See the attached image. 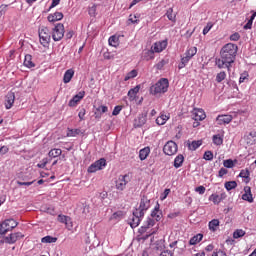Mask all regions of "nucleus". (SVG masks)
Instances as JSON below:
<instances>
[{
  "label": "nucleus",
  "instance_id": "obj_1",
  "mask_svg": "<svg viewBox=\"0 0 256 256\" xmlns=\"http://www.w3.org/2000/svg\"><path fill=\"white\" fill-rule=\"evenodd\" d=\"M238 47L236 44L228 43L224 45L220 51V58H216V66L218 69H227L231 71V65L235 63Z\"/></svg>",
  "mask_w": 256,
  "mask_h": 256
},
{
  "label": "nucleus",
  "instance_id": "obj_2",
  "mask_svg": "<svg viewBox=\"0 0 256 256\" xmlns=\"http://www.w3.org/2000/svg\"><path fill=\"white\" fill-rule=\"evenodd\" d=\"M161 205L157 203L154 207V209L151 212L152 218H147L145 224L139 229V233H145L147 229H151V227L155 226V221H159L163 218V212H161Z\"/></svg>",
  "mask_w": 256,
  "mask_h": 256
},
{
  "label": "nucleus",
  "instance_id": "obj_3",
  "mask_svg": "<svg viewBox=\"0 0 256 256\" xmlns=\"http://www.w3.org/2000/svg\"><path fill=\"white\" fill-rule=\"evenodd\" d=\"M167 91H169V79L167 78H160L150 87L151 95H164Z\"/></svg>",
  "mask_w": 256,
  "mask_h": 256
},
{
  "label": "nucleus",
  "instance_id": "obj_4",
  "mask_svg": "<svg viewBox=\"0 0 256 256\" xmlns=\"http://www.w3.org/2000/svg\"><path fill=\"white\" fill-rule=\"evenodd\" d=\"M197 55V47H190L184 54V57L181 59V63L178 65V69H183L187 66V63Z\"/></svg>",
  "mask_w": 256,
  "mask_h": 256
},
{
  "label": "nucleus",
  "instance_id": "obj_5",
  "mask_svg": "<svg viewBox=\"0 0 256 256\" xmlns=\"http://www.w3.org/2000/svg\"><path fill=\"white\" fill-rule=\"evenodd\" d=\"M17 225H19V223H17V221H15L14 219L5 220L0 225V235H6L7 233H9V231H13V229H15Z\"/></svg>",
  "mask_w": 256,
  "mask_h": 256
},
{
  "label": "nucleus",
  "instance_id": "obj_6",
  "mask_svg": "<svg viewBox=\"0 0 256 256\" xmlns=\"http://www.w3.org/2000/svg\"><path fill=\"white\" fill-rule=\"evenodd\" d=\"M65 37V26L61 23H57L52 29L53 41H61Z\"/></svg>",
  "mask_w": 256,
  "mask_h": 256
},
{
  "label": "nucleus",
  "instance_id": "obj_7",
  "mask_svg": "<svg viewBox=\"0 0 256 256\" xmlns=\"http://www.w3.org/2000/svg\"><path fill=\"white\" fill-rule=\"evenodd\" d=\"M107 167V160L105 158H100L99 160L92 163L87 171L88 173H97V171H102V169H105Z\"/></svg>",
  "mask_w": 256,
  "mask_h": 256
},
{
  "label": "nucleus",
  "instance_id": "obj_8",
  "mask_svg": "<svg viewBox=\"0 0 256 256\" xmlns=\"http://www.w3.org/2000/svg\"><path fill=\"white\" fill-rule=\"evenodd\" d=\"M39 39L41 45L43 47H49V42L51 41V35L49 34V28L48 27H42L39 30Z\"/></svg>",
  "mask_w": 256,
  "mask_h": 256
},
{
  "label": "nucleus",
  "instance_id": "obj_9",
  "mask_svg": "<svg viewBox=\"0 0 256 256\" xmlns=\"http://www.w3.org/2000/svg\"><path fill=\"white\" fill-rule=\"evenodd\" d=\"M149 207H151V200L147 198V196H143L138 209L135 210L136 215H145V211H147Z\"/></svg>",
  "mask_w": 256,
  "mask_h": 256
},
{
  "label": "nucleus",
  "instance_id": "obj_10",
  "mask_svg": "<svg viewBox=\"0 0 256 256\" xmlns=\"http://www.w3.org/2000/svg\"><path fill=\"white\" fill-rule=\"evenodd\" d=\"M163 151L165 153V155H175L178 151V147H177V143H175L174 141H168L163 148Z\"/></svg>",
  "mask_w": 256,
  "mask_h": 256
},
{
  "label": "nucleus",
  "instance_id": "obj_11",
  "mask_svg": "<svg viewBox=\"0 0 256 256\" xmlns=\"http://www.w3.org/2000/svg\"><path fill=\"white\" fill-rule=\"evenodd\" d=\"M129 181V174L120 175L116 181V189H118V191H125V187H127Z\"/></svg>",
  "mask_w": 256,
  "mask_h": 256
},
{
  "label": "nucleus",
  "instance_id": "obj_12",
  "mask_svg": "<svg viewBox=\"0 0 256 256\" xmlns=\"http://www.w3.org/2000/svg\"><path fill=\"white\" fill-rule=\"evenodd\" d=\"M23 237H25V235H23V233L21 232L11 233L4 238V243H8V245H13L14 243H17L19 239H23Z\"/></svg>",
  "mask_w": 256,
  "mask_h": 256
},
{
  "label": "nucleus",
  "instance_id": "obj_13",
  "mask_svg": "<svg viewBox=\"0 0 256 256\" xmlns=\"http://www.w3.org/2000/svg\"><path fill=\"white\" fill-rule=\"evenodd\" d=\"M168 42L167 40H161L156 43H154L151 47L153 53H162V51H165L167 49Z\"/></svg>",
  "mask_w": 256,
  "mask_h": 256
},
{
  "label": "nucleus",
  "instance_id": "obj_14",
  "mask_svg": "<svg viewBox=\"0 0 256 256\" xmlns=\"http://www.w3.org/2000/svg\"><path fill=\"white\" fill-rule=\"evenodd\" d=\"M143 217H145V215L137 214V211L135 210L133 212V216L130 222V227H132V229H135V227H139V224L141 223V220L143 219Z\"/></svg>",
  "mask_w": 256,
  "mask_h": 256
},
{
  "label": "nucleus",
  "instance_id": "obj_15",
  "mask_svg": "<svg viewBox=\"0 0 256 256\" xmlns=\"http://www.w3.org/2000/svg\"><path fill=\"white\" fill-rule=\"evenodd\" d=\"M216 121L218 125H229L233 121V116L229 114L218 115Z\"/></svg>",
  "mask_w": 256,
  "mask_h": 256
},
{
  "label": "nucleus",
  "instance_id": "obj_16",
  "mask_svg": "<svg viewBox=\"0 0 256 256\" xmlns=\"http://www.w3.org/2000/svg\"><path fill=\"white\" fill-rule=\"evenodd\" d=\"M206 117L207 115L203 109H194L192 111V119H194V121H203Z\"/></svg>",
  "mask_w": 256,
  "mask_h": 256
},
{
  "label": "nucleus",
  "instance_id": "obj_17",
  "mask_svg": "<svg viewBox=\"0 0 256 256\" xmlns=\"http://www.w3.org/2000/svg\"><path fill=\"white\" fill-rule=\"evenodd\" d=\"M83 97H85V91H81L75 96H73V98L68 103L69 107H77V105L79 104L81 99H83Z\"/></svg>",
  "mask_w": 256,
  "mask_h": 256
},
{
  "label": "nucleus",
  "instance_id": "obj_18",
  "mask_svg": "<svg viewBox=\"0 0 256 256\" xmlns=\"http://www.w3.org/2000/svg\"><path fill=\"white\" fill-rule=\"evenodd\" d=\"M13 103H15V93L9 92L5 97V108L11 109Z\"/></svg>",
  "mask_w": 256,
  "mask_h": 256
},
{
  "label": "nucleus",
  "instance_id": "obj_19",
  "mask_svg": "<svg viewBox=\"0 0 256 256\" xmlns=\"http://www.w3.org/2000/svg\"><path fill=\"white\" fill-rule=\"evenodd\" d=\"M243 201H247L248 203H253V194L251 193V187H244V194L242 195Z\"/></svg>",
  "mask_w": 256,
  "mask_h": 256
},
{
  "label": "nucleus",
  "instance_id": "obj_20",
  "mask_svg": "<svg viewBox=\"0 0 256 256\" xmlns=\"http://www.w3.org/2000/svg\"><path fill=\"white\" fill-rule=\"evenodd\" d=\"M145 123H147V115L145 114L138 115V117L134 120L135 127H143Z\"/></svg>",
  "mask_w": 256,
  "mask_h": 256
},
{
  "label": "nucleus",
  "instance_id": "obj_21",
  "mask_svg": "<svg viewBox=\"0 0 256 256\" xmlns=\"http://www.w3.org/2000/svg\"><path fill=\"white\" fill-rule=\"evenodd\" d=\"M63 14L61 12H55L54 14L48 15L49 23H55V21H61Z\"/></svg>",
  "mask_w": 256,
  "mask_h": 256
},
{
  "label": "nucleus",
  "instance_id": "obj_22",
  "mask_svg": "<svg viewBox=\"0 0 256 256\" xmlns=\"http://www.w3.org/2000/svg\"><path fill=\"white\" fill-rule=\"evenodd\" d=\"M223 199H225L224 194H221L220 196L218 194H212L209 196V201H212L214 205H219Z\"/></svg>",
  "mask_w": 256,
  "mask_h": 256
},
{
  "label": "nucleus",
  "instance_id": "obj_23",
  "mask_svg": "<svg viewBox=\"0 0 256 256\" xmlns=\"http://www.w3.org/2000/svg\"><path fill=\"white\" fill-rule=\"evenodd\" d=\"M24 67H27L28 69H32V67H35V63H33V56H31V54L25 55Z\"/></svg>",
  "mask_w": 256,
  "mask_h": 256
},
{
  "label": "nucleus",
  "instance_id": "obj_24",
  "mask_svg": "<svg viewBox=\"0 0 256 256\" xmlns=\"http://www.w3.org/2000/svg\"><path fill=\"white\" fill-rule=\"evenodd\" d=\"M149 153H151V148L145 147L139 151V159L140 161H145L147 157H149Z\"/></svg>",
  "mask_w": 256,
  "mask_h": 256
},
{
  "label": "nucleus",
  "instance_id": "obj_25",
  "mask_svg": "<svg viewBox=\"0 0 256 256\" xmlns=\"http://www.w3.org/2000/svg\"><path fill=\"white\" fill-rule=\"evenodd\" d=\"M77 135H83V131L79 128H76V129L68 128L67 129V133H66L67 137H77Z\"/></svg>",
  "mask_w": 256,
  "mask_h": 256
},
{
  "label": "nucleus",
  "instance_id": "obj_26",
  "mask_svg": "<svg viewBox=\"0 0 256 256\" xmlns=\"http://www.w3.org/2000/svg\"><path fill=\"white\" fill-rule=\"evenodd\" d=\"M73 75H75V71L73 69H68L64 73V77H63L64 83H70L71 79H73Z\"/></svg>",
  "mask_w": 256,
  "mask_h": 256
},
{
  "label": "nucleus",
  "instance_id": "obj_27",
  "mask_svg": "<svg viewBox=\"0 0 256 256\" xmlns=\"http://www.w3.org/2000/svg\"><path fill=\"white\" fill-rule=\"evenodd\" d=\"M219 225H220V222H219V219H213L211 220L209 223H208V227L209 229L215 233V231H217V229H219Z\"/></svg>",
  "mask_w": 256,
  "mask_h": 256
},
{
  "label": "nucleus",
  "instance_id": "obj_28",
  "mask_svg": "<svg viewBox=\"0 0 256 256\" xmlns=\"http://www.w3.org/2000/svg\"><path fill=\"white\" fill-rule=\"evenodd\" d=\"M184 161H185V157H183V155L179 154L178 156H176V158L174 159L175 169H179V167L183 165Z\"/></svg>",
  "mask_w": 256,
  "mask_h": 256
},
{
  "label": "nucleus",
  "instance_id": "obj_29",
  "mask_svg": "<svg viewBox=\"0 0 256 256\" xmlns=\"http://www.w3.org/2000/svg\"><path fill=\"white\" fill-rule=\"evenodd\" d=\"M203 145V142L201 140H197V141H192V143H190L188 145V149L190 151H197V149H199V146Z\"/></svg>",
  "mask_w": 256,
  "mask_h": 256
},
{
  "label": "nucleus",
  "instance_id": "obj_30",
  "mask_svg": "<svg viewBox=\"0 0 256 256\" xmlns=\"http://www.w3.org/2000/svg\"><path fill=\"white\" fill-rule=\"evenodd\" d=\"M123 217H125V213H123V211H117L114 214H112L110 219L112 221H121V219H123Z\"/></svg>",
  "mask_w": 256,
  "mask_h": 256
},
{
  "label": "nucleus",
  "instance_id": "obj_31",
  "mask_svg": "<svg viewBox=\"0 0 256 256\" xmlns=\"http://www.w3.org/2000/svg\"><path fill=\"white\" fill-rule=\"evenodd\" d=\"M167 121H169V116L162 114L160 115L157 119H156V123L157 125H165V123H167Z\"/></svg>",
  "mask_w": 256,
  "mask_h": 256
},
{
  "label": "nucleus",
  "instance_id": "obj_32",
  "mask_svg": "<svg viewBox=\"0 0 256 256\" xmlns=\"http://www.w3.org/2000/svg\"><path fill=\"white\" fill-rule=\"evenodd\" d=\"M202 240H203V234H197L190 239L189 244L197 245V243H200V241H202Z\"/></svg>",
  "mask_w": 256,
  "mask_h": 256
},
{
  "label": "nucleus",
  "instance_id": "obj_33",
  "mask_svg": "<svg viewBox=\"0 0 256 256\" xmlns=\"http://www.w3.org/2000/svg\"><path fill=\"white\" fill-rule=\"evenodd\" d=\"M61 153H63V151L61 149H51L48 153L49 157L55 158V157H60Z\"/></svg>",
  "mask_w": 256,
  "mask_h": 256
},
{
  "label": "nucleus",
  "instance_id": "obj_34",
  "mask_svg": "<svg viewBox=\"0 0 256 256\" xmlns=\"http://www.w3.org/2000/svg\"><path fill=\"white\" fill-rule=\"evenodd\" d=\"M108 43L111 47H118L119 46V37L111 36L108 40Z\"/></svg>",
  "mask_w": 256,
  "mask_h": 256
},
{
  "label": "nucleus",
  "instance_id": "obj_35",
  "mask_svg": "<svg viewBox=\"0 0 256 256\" xmlns=\"http://www.w3.org/2000/svg\"><path fill=\"white\" fill-rule=\"evenodd\" d=\"M214 145H223V137L221 134H216L212 137Z\"/></svg>",
  "mask_w": 256,
  "mask_h": 256
},
{
  "label": "nucleus",
  "instance_id": "obj_36",
  "mask_svg": "<svg viewBox=\"0 0 256 256\" xmlns=\"http://www.w3.org/2000/svg\"><path fill=\"white\" fill-rule=\"evenodd\" d=\"M224 187L227 191H232V189L237 188V182L236 181H229L224 184Z\"/></svg>",
  "mask_w": 256,
  "mask_h": 256
},
{
  "label": "nucleus",
  "instance_id": "obj_37",
  "mask_svg": "<svg viewBox=\"0 0 256 256\" xmlns=\"http://www.w3.org/2000/svg\"><path fill=\"white\" fill-rule=\"evenodd\" d=\"M41 243H57V237L45 236L41 239Z\"/></svg>",
  "mask_w": 256,
  "mask_h": 256
},
{
  "label": "nucleus",
  "instance_id": "obj_38",
  "mask_svg": "<svg viewBox=\"0 0 256 256\" xmlns=\"http://www.w3.org/2000/svg\"><path fill=\"white\" fill-rule=\"evenodd\" d=\"M139 89H141V87L139 86L130 89L128 92V97H130L131 99H135V96L139 93Z\"/></svg>",
  "mask_w": 256,
  "mask_h": 256
},
{
  "label": "nucleus",
  "instance_id": "obj_39",
  "mask_svg": "<svg viewBox=\"0 0 256 256\" xmlns=\"http://www.w3.org/2000/svg\"><path fill=\"white\" fill-rule=\"evenodd\" d=\"M241 237H245V231L243 229H237L233 233L234 239H241Z\"/></svg>",
  "mask_w": 256,
  "mask_h": 256
},
{
  "label": "nucleus",
  "instance_id": "obj_40",
  "mask_svg": "<svg viewBox=\"0 0 256 256\" xmlns=\"http://www.w3.org/2000/svg\"><path fill=\"white\" fill-rule=\"evenodd\" d=\"M227 78V73L225 71H221L216 75V82L221 83L222 81H225Z\"/></svg>",
  "mask_w": 256,
  "mask_h": 256
},
{
  "label": "nucleus",
  "instance_id": "obj_41",
  "mask_svg": "<svg viewBox=\"0 0 256 256\" xmlns=\"http://www.w3.org/2000/svg\"><path fill=\"white\" fill-rule=\"evenodd\" d=\"M256 12H254L248 22L244 25V29H251L253 27V21L255 20Z\"/></svg>",
  "mask_w": 256,
  "mask_h": 256
},
{
  "label": "nucleus",
  "instance_id": "obj_42",
  "mask_svg": "<svg viewBox=\"0 0 256 256\" xmlns=\"http://www.w3.org/2000/svg\"><path fill=\"white\" fill-rule=\"evenodd\" d=\"M165 15L169 21L175 23V14H173V8H169Z\"/></svg>",
  "mask_w": 256,
  "mask_h": 256
},
{
  "label": "nucleus",
  "instance_id": "obj_43",
  "mask_svg": "<svg viewBox=\"0 0 256 256\" xmlns=\"http://www.w3.org/2000/svg\"><path fill=\"white\" fill-rule=\"evenodd\" d=\"M137 77V70H131L128 74H126L124 81H129V79H135Z\"/></svg>",
  "mask_w": 256,
  "mask_h": 256
},
{
  "label": "nucleus",
  "instance_id": "obj_44",
  "mask_svg": "<svg viewBox=\"0 0 256 256\" xmlns=\"http://www.w3.org/2000/svg\"><path fill=\"white\" fill-rule=\"evenodd\" d=\"M88 13L90 17H95L97 15V5L93 4L92 6L89 7Z\"/></svg>",
  "mask_w": 256,
  "mask_h": 256
},
{
  "label": "nucleus",
  "instance_id": "obj_45",
  "mask_svg": "<svg viewBox=\"0 0 256 256\" xmlns=\"http://www.w3.org/2000/svg\"><path fill=\"white\" fill-rule=\"evenodd\" d=\"M203 159H205V161H213V152L206 151L204 153Z\"/></svg>",
  "mask_w": 256,
  "mask_h": 256
},
{
  "label": "nucleus",
  "instance_id": "obj_46",
  "mask_svg": "<svg viewBox=\"0 0 256 256\" xmlns=\"http://www.w3.org/2000/svg\"><path fill=\"white\" fill-rule=\"evenodd\" d=\"M223 165L226 167V169H233L234 167L233 160L231 159L224 160Z\"/></svg>",
  "mask_w": 256,
  "mask_h": 256
},
{
  "label": "nucleus",
  "instance_id": "obj_47",
  "mask_svg": "<svg viewBox=\"0 0 256 256\" xmlns=\"http://www.w3.org/2000/svg\"><path fill=\"white\" fill-rule=\"evenodd\" d=\"M165 65H167V61L165 60H161L160 62H158L155 67L158 71H161V69H163V67H165Z\"/></svg>",
  "mask_w": 256,
  "mask_h": 256
},
{
  "label": "nucleus",
  "instance_id": "obj_48",
  "mask_svg": "<svg viewBox=\"0 0 256 256\" xmlns=\"http://www.w3.org/2000/svg\"><path fill=\"white\" fill-rule=\"evenodd\" d=\"M247 79H249V73L243 72V73L240 75L239 83H245V80H247Z\"/></svg>",
  "mask_w": 256,
  "mask_h": 256
},
{
  "label": "nucleus",
  "instance_id": "obj_49",
  "mask_svg": "<svg viewBox=\"0 0 256 256\" xmlns=\"http://www.w3.org/2000/svg\"><path fill=\"white\" fill-rule=\"evenodd\" d=\"M129 21L137 24V23H139V16L137 14H131L129 16Z\"/></svg>",
  "mask_w": 256,
  "mask_h": 256
},
{
  "label": "nucleus",
  "instance_id": "obj_50",
  "mask_svg": "<svg viewBox=\"0 0 256 256\" xmlns=\"http://www.w3.org/2000/svg\"><path fill=\"white\" fill-rule=\"evenodd\" d=\"M249 170H241L239 177H242V179H249Z\"/></svg>",
  "mask_w": 256,
  "mask_h": 256
},
{
  "label": "nucleus",
  "instance_id": "obj_51",
  "mask_svg": "<svg viewBox=\"0 0 256 256\" xmlns=\"http://www.w3.org/2000/svg\"><path fill=\"white\" fill-rule=\"evenodd\" d=\"M66 228L71 231L73 229V221H71V217L68 216L67 221L65 222Z\"/></svg>",
  "mask_w": 256,
  "mask_h": 256
},
{
  "label": "nucleus",
  "instance_id": "obj_52",
  "mask_svg": "<svg viewBox=\"0 0 256 256\" xmlns=\"http://www.w3.org/2000/svg\"><path fill=\"white\" fill-rule=\"evenodd\" d=\"M196 193H199V195H205L206 188L205 186H198L195 188Z\"/></svg>",
  "mask_w": 256,
  "mask_h": 256
},
{
  "label": "nucleus",
  "instance_id": "obj_53",
  "mask_svg": "<svg viewBox=\"0 0 256 256\" xmlns=\"http://www.w3.org/2000/svg\"><path fill=\"white\" fill-rule=\"evenodd\" d=\"M122 110H123V106L118 105V106L114 107L112 115L117 116V115H119V113H121Z\"/></svg>",
  "mask_w": 256,
  "mask_h": 256
},
{
  "label": "nucleus",
  "instance_id": "obj_54",
  "mask_svg": "<svg viewBox=\"0 0 256 256\" xmlns=\"http://www.w3.org/2000/svg\"><path fill=\"white\" fill-rule=\"evenodd\" d=\"M96 111H97L98 113L103 114V113H107V111H109V108H107V106L101 105V106H99V107L96 109Z\"/></svg>",
  "mask_w": 256,
  "mask_h": 256
},
{
  "label": "nucleus",
  "instance_id": "obj_55",
  "mask_svg": "<svg viewBox=\"0 0 256 256\" xmlns=\"http://www.w3.org/2000/svg\"><path fill=\"white\" fill-rule=\"evenodd\" d=\"M239 39H241V35H239V33H237V32L230 35V41H239Z\"/></svg>",
  "mask_w": 256,
  "mask_h": 256
},
{
  "label": "nucleus",
  "instance_id": "obj_56",
  "mask_svg": "<svg viewBox=\"0 0 256 256\" xmlns=\"http://www.w3.org/2000/svg\"><path fill=\"white\" fill-rule=\"evenodd\" d=\"M213 28V24L208 23L205 28L203 29V35H207V33H209V31H211V29Z\"/></svg>",
  "mask_w": 256,
  "mask_h": 256
},
{
  "label": "nucleus",
  "instance_id": "obj_57",
  "mask_svg": "<svg viewBox=\"0 0 256 256\" xmlns=\"http://www.w3.org/2000/svg\"><path fill=\"white\" fill-rule=\"evenodd\" d=\"M68 218H69V216H65V215H62V214L58 215L59 223H64L65 224Z\"/></svg>",
  "mask_w": 256,
  "mask_h": 256
},
{
  "label": "nucleus",
  "instance_id": "obj_58",
  "mask_svg": "<svg viewBox=\"0 0 256 256\" xmlns=\"http://www.w3.org/2000/svg\"><path fill=\"white\" fill-rule=\"evenodd\" d=\"M85 114H86V110H85V108H82L78 113V117H79L80 121H83V119H85Z\"/></svg>",
  "mask_w": 256,
  "mask_h": 256
},
{
  "label": "nucleus",
  "instance_id": "obj_59",
  "mask_svg": "<svg viewBox=\"0 0 256 256\" xmlns=\"http://www.w3.org/2000/svg\"><path fill=\"white\" fill-rule=\"evenodd\" d=\"M34 183H35V180H34V181H31V182H21V181H17V185H20V186L25 185L26 187H30V185H33Z\"/></svg>",
  "mask_w": 256,
  "mask_h": 256
},
{
  "label": "nucleus",
  "instance_id": "obj_60",
  "mask_svg": "<svg viewBox=\"0 0 256 256\" xmlns=\"http://www.w3.org/2000/svg\"><path fill=\"white\" fill-rule=\"evenodd\" d=\"M228 172H229V171H228L227 169L221 168V169L219 170L218 176H219V177H224V175H227Z\"/></svg>",
  "mask_w": 256,
  "mask_h": 256
},
{
  "label": "nucleus",
  "instance_id": "obj_61",
  "mask_svg": "<svg viewBox=\"0 0 256 256\" xmlns=\"http://www.w3.org/2000/svg\"><path fill=\"white\" fill-rule=\"evenodd\" d=\"M59 3H61V0H52L50 9H53L54 7H57V5H59Z\"/></svg>",
  "mask_w": 256,
  "mask_h": 256
},
{
  "label": "nucleus",
  "instance_id": "obj_62",
  "mask_svg": "<svg viewBox=\"0 0 256 256\" xmlns=\"http://www.w3.org/2000/svg\"><path fill=\"white\" fill-rule=\"evenodd\" d=\"M160 256H173V253L169 250L161 252Z\"/></svg>",
  "mask_w": 256,
  "mask_h": 256
},
{
  "label": "nucleus",
  "instance_id": "obj_63",
  "mask_svg": "<svg viewBox=\"0 0 256 256\" xmlns=\"http://www.w3.org/2000/svg\"><path fill=\"white\" fill-rule=\"evenodd\" d=\"M7 151H9V148H7V146L0 147V153L5 154V153H7Z\"/></svg>",
  "mask_w": 256,
  "mask_h": 256
},
{
  "label": "nucleus",
  "instance_id": "obj_64",
  "mask_svg": "<svg viewBox=\"0 0 256 256\" xmlns=\"http://www.w3.org/2000/svg\"><path fill=\"white\" fill-rule=\"evenodd\" d=\"M5 201H6L5 195H0V207L1 205H3V203H5Z\"/></svg>",
  "mask_w": 256,
  "mask_h": 256
}]
</instances>
